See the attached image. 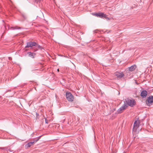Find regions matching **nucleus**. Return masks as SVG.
Wrapping results in <instances>:
<instances>
[{"label": "nucleus", "instance_id": "obj_15", "mask_svg": "<svg viewBox=\"0 0 153 153\" xmlns=\"http://www.w3.org/2000/svg\"><path fill=\"white\" fill-rule=\"evenodd\" d=\"M21 28L17 26L16 27H10V29L11 30H15V29H20Z\"/></svg>", "mask_w": 153, "mask_h": 153}, {"label": "nucleus", "instance_id": "obj_4", "mask_svg": "<svg viewBox=\"0 0 153 153\" xmlns=\"http://www.w3.org/2000/svg\"><path fill=\"white\" fill-rule=\"evenodd\" d=\"M127 107V104L125 103L117 111V114L121 113Z\"/></svg>", "mask_w": 153, "mask_h": 153}, {"label": "nucleus", "instance_id": "obj_16", "mask_svg": "<svg viewBox=\"0 0 153 153\" xmlns=\"http://www.w3.org/2000/svg\"><path fill=\"white\" fill-rule=\"evenodd\" d=\"M41 137V136H40L38 137H37L36 138L34 139V141L33 142H34V143H36V142H37V141H38L39 140V139L40 138V137Z\"/></svg>", "mask_w": 153, "mask_h": 153}, {"label": "nucleus", "instance_id": "obj_7", "mask_svg": "<svg viewBox=\"0 0 153 153\" xmlns=\"http://www.w3.org/2000/svg\"><path fill=\"white\" fill-rule=\"evenodd\" d=\"M140 122L139 121H135L134 124L133 131H136L137 128L139 126Z\"/></svg>", "mask_w": 153, "mask_h": 153}, {"label": "nucleus", "instance_id": "obj_19", "mask_svg": "<svg viewBox=\"0 0 153 153\" xmlns=\"http://www.w3.org/2000/svg\"><path fill=\"white\" fill-rule=\"evenodd\" d=\"M105 16L106 17H104L103 18H105V19H106L107 20H109L110 19L107 17V15L105 14Z\"/></svg>", "mask_w": 153, "mask_h": 153}, {"label": "nucleus", "instance_id": "obj_8", "mask_svg": "<svg viewBox=\"0 0 153 153\" xmlns=\"http://www.w3.org/2000/svg\"><path fill=\"white\" fill-rule=\"evenodd\" d=\"M147 91L145 90H143L141 92L140 95L143 98H145L147 96Z\"/></svg>", "mask_w": 153, "mask_h": 153}, {"label": "nucleus", "instance_id": "obj_13", "mask_svg": "<svg viewBox=\"0 0 153 153\" xmlns=\"http://www.w3.org/2000/svg\"><path fill=\"white\" fill-rule=\"evenodd\" d=\"M36 45H35V47H36L35 48H38L39 49H40L41 50H42V49H43V48L41 46L39 45L38 43H36Z\"/></svg>", "mask_w": 153, "mask_h": 153}, {"label": "nucleus", "instance_id": "obj_17", "mask_svg": "<svg viewBox=\"0 0 153 153\" xmlns=\"http://www.w3.org/2000/svg\"><path fill=\"white\" fill-rule=\"evenodd\" d=\"M99 13H92V14L93 15L97 17H98V15H99Z\"/></svg>", "mask_w": 153, "mask_h": 153}, {"label": "nucleus", "instance_id": "obj_9", "mask_svg": "<svg viewBox=\"0 0 153 153\" xmlns=\"http://www.w3.org/2000/svg\"><path fill=\"white\" fill-rule=\"evenodd\" d=\"M27 54L28 55V56L32 57L33 58H34V56L36 55V53H33L31 52H28L27 53Z\"/></svg>", "mask_w": 153, "mask_h": 153}, {"label": "nucleus", "instance_id": "obj_3", "mask_svg": "<svg viewBox=\"0 0 153 153\" xmlns=\"http://www.w3.org/2000/svg\"><path fill=\"white\" fill-rule=\"evenodd\" d=\"M66 98L69 101L72 102L73 101L74 99V96L71 92H66Z\"/></svg>", "mask_w": 153, "mask_h": 153}, {"label": "nucleus", "instance_id": "obj_20", "mask_svg": "<svg viewBox=\"0 0 153 153\" xmlns=\"http://www.w3.org/2000/svg\"><path fill=\"white\" fill-rule=\"evenodd\" d=\"M41 0H34V1L36 3H38V2L39 3L41 1Z\"/></svg>", "mask_w": 153, "mask_h": 153}, {"label": "nucleus", "instance_id": "obj_14", "mask_svg": "<svg viewBox=\"0 0 153 153\" xmlns=\"http://www.w3.org/2000/svg\"><path fill=\"white\" fill-rule=\"evenodd\" d=\"M33 144H34V142H31L28 143L27 144L26 146H27V147H30L31 146L33 145Z\"/></svg>", "mask_w": 153, "mask_h": 153}, {"label": "nucleus", "instance_id": "obj_29", "mask_svg": "<svg viewBox=\"0 0 153 153\" xmlns=\"http://www.w3.org/2000/svg\"><path fill=\"white\" fill-rule=\"evenodd\" d=\"M57 71H59V69H57Z\"/></svg>", "mask_w": 153, "mask_h": 153}, {"label": "nucleus", "instance_id": "obj_28", "mask_svg": "<svg viewBox=\"0 0 153 153\" xmlns=\"http://www.w3.org/2000/svg\"><path fill=\"white\" fill-rule=\"evenodd\" d=\"M27 50H27V49H26V50H25V51H27Z\"/></svg>", "mask_w": 153, "mask_h": 153}, {"label": "nucleus", "instance_id": "obj_10", "mask_svg": "<svg viewBox=\"0 0 153 153\" xmlns=\"http://www.w3.org/2000/svg\"><path fill=\"white\" fill-rule=\"evenodd\" d=\"M136 67L137 66L135 65H132L131 67L128 68V70L130 71H132L135 70Z\"/></svg>", "mask_w": 153, "mask_h": 153}, {"label": "nucleus", "instance_id": "obj_22", "mask_svg": "<svg viewBox=\"0 0 153 153\" xmlns=\"http://www.w3.org/2000/svg\"><path fill=\"white\" fill-rule=\"evenodd\" d=\"M36 117L37 118L38 116L39 115V114L37 113H36Z\"/></svg>", "mask_w": 153, "mask_h": 153}, {"label": "nucleus", "instance_id": "obj_12", "mask_svg": "<svg viewBox=\"0 0 153 153\" xmlns=\"http://www.w3.org/2000/svg\"><path fill=\"white\" fill-rule=\"evenodd\" d=\"M22 16L24 18L25 20L27 18V16L26 14L24 13H21Z\"/></svg>", "mask_w": 153, "mask_h": 153}, {"label": "nucleus", "instance_id": "obj_2", "mask_svg": "<svg viewBox=\"0 0 153 153\" xmlns=\"http://www.w3.org/2000/svg\"><path fill=\"white\" fill-rule=\"evenodd\" d=\"M146 104L148 106H150L153 104V96H149L146 100Z\"/></svg>", "mask_w": 153, "mask_h": 153}, {"label": "nucleus", "instance_id": "obj_23", "mask_svg": "<svg viewBox=\"0 0 153 153\" xmlns=\"http://www.w3.org/2000/svg\"><path fill=\"white\" fill-rule=\"evenodd\" d=\"M7 151H11L10 150V149H7Z\"/></svg>", "mask_w": 153, "mask_h": 153}, {"label": "nucleus", "instance_id": "obj_21", "mask_svg": "<svg viewBox=\"0 0 153 153\" xmlns=\"http://www.w3.org/2000/svg\"><path fill=\"white\" fill-rule=\"evenodd\" d=\"M45 123H46L48 124V120H47V119H46L45 118Z\"/></svg>", "mask_w": 153, "mask_h": 153}, {"label": "nucleus", "instance_id": "obj_24", "mask_svg": "<svg viewBox=\"0 0 153 153\" xmlns=\"http://www.w3.org/2000/svg\"><path fill=\"white\" fill-rule=\"evenodd\" d=\"M10 91H11L10 90H8V91H7L6 92Z\"/></svg>", "mask_w": 153, "mask_h": 153}, {"label": "nucleus", "instance_id": "obj_1", "mask_svg": "<svg viewBox=\"0 0 153 153\" xmlns=\"http://www.w3.org/2000/svg\"><path fill=\"white\" fill-rule=\"evenodd\" d=\"M26 44L27 45L25 47V48H30L33 50V51L34 52L38 50V49L37 48H33V47L35 46V45H36V42L30 41L29 42H27Z\"/></svg>", "mask_w": 153, "mask_h": 153}, {"label": "nucleus", "instance_id": "obj_25", "mask_svg": "<svg viewBox=\"0 0 153 153\" xmlns=\"http://www.w3.org/2000/svg\"><path fill=\"white\" fill-rule=\"evenodd\" d=\"M97 30H95L94 31V32H95V33H97Z\"/></svg>", "mask_w": 153, "mask_h": 153}, {"label": "nucleus", "instance_id": "obj_11", "mask_svg": "<svg viewBox=\"0 0 153 153\" xmlns=\"http://www.w3.org/2000/svg\"><path fill=\"white\" fill-rule=\"evenodd\" d=\"M106 17L105 14L102 13H99L98 17L101 18H103L104 17Z\"/></svg>", "mask_w": 153, "mask_h": 153}, {"label": "nucleus", "instance_id": "obj_27", "mask_svg": "<svg viewBox=\"0 0 153 153\" xmlns=\"http://www.w3.org/2000/svg\"><path fill=\"white\" fill-rule=\"evenodd\" d=\"M11 59V57H9V60H10V59Z\"/></svg>", "mask_w": 153, "mask_h": 153}, {"label": "nucleus", "instance_id": "obj_30", "mask_svg": "<svg viewBox=\"0 0 153 153\" xmlns=\"http://www.w3.org/2000/svg\"><path fill=\"white\" fill-rule=\"evenodd\" d=\"M33 82V81H30V82Z\"/></svg>", "mask_w": 153, "mask_h": 153}, {"label": "nucleus", "instance_id": "obj_5", "mask_svg": "<svg viewBox=\"0 0 153 153\" xmlns=\"http://www.w3.org/2000/svg\"><path fill=\"white\" fill-rule=\"evenodd\" d=\"M126 104H127L128 106V105L130 106L131 107H133L135 104V101L134 100H130L128 99L126 100Z\"/></svg>", "mask_w": 153, "mask_h": 153}, {"label": "nucleus", "instance_id": "obj_6", "mask_svg": "<svg viewBox=\"0 0 153 153\" xmlns=\"http://www.w3.org/2000/svg\"><path fill=\"white\" fill-rule=\"evenodd\" d=\"M114 75L119 78H121L124 76V74L122 72H115L114 73Z\"/></svg>", "mask_w": 153, "mask_h": 153}, {"label": "nucleus", "instance_id": "obj_18", "mask_svg": "<svg viewBox=\"0 0 153 153\" xmlns=\"http://www.w3.org/2000/svg\"><path fill=\"white\" fill-rule=\"evenodd\" d=\"M0 149H2L3 150H7V148H6L0 147Z\"/></svg>", "mask_w": 153, "mask_h": 153}, {"label": "nucleus", "instance_id": "obj_26", "mask_svg": "<svg viewBox=\"0 0 153 153\" xmlns=\"http://www.w3.org/2000/svg\"><path fill=\"white\" fill-rule=\"evenodd\" d=\"M81 37H80V38H79V40H81Z\"/></svg>", "mask_w": 153, "mask_h": 153}]
</instances>
